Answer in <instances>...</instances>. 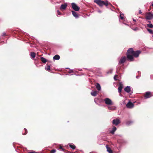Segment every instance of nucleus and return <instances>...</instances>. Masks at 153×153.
<instances>
[{"instance_id":"nucleus-1","label":"nucleus","mask_w":153,"mask_h":153,"mask_svg":"<svg viewBox=\"0 0 153 153\" xmlns=\"http://www.w3.org/2000/svg\"><path fill=\"white\" fill-rule=\"evenodd\" d=\"M141 52L140 51H134L133 48H129L126 53L127 58L130 61H133L134 57H137Z\"/></svg>"},{"instance_id":"nucleus-2","label":"nucleus","mask_w":153,"mask_h":153,"mask_svg":"<svg viewBox=\"0 0 153 153\" xmlns=\"http://www.w3.org/2000/svg\"><path fill=\"white\" fill-rule=\"evenodd\" d=\"M94 2L98 5L100 7H102L103 5L106 6H108L111 4L108 3L107 1H104L101 0H94Z\"/></svg>"},{"instance_id":"nucleus-3","label":"nucleus","mask_w":153,"mask_h":153,"mask_svg":"<svg viewBox=\"0 0 153 153\" xmlns=\"http://www.w3.org/2000/svg\"><path fill=\"white\" fill-rule=\"evenodd\" d=\"M146 19L147 20H151L153 19V13L151 12H147L146 13Z\"/></svg>"},{"instance_id":"nucleus-4","label":"nucleus","mask_w":153,"mask_h":153,"mask_svg":"<svg viewBox=\"0 0 153 153\" xmlns=\"http://www.w3.org/2000/svg\"><path fill=\"white\" fill-rule=\"evenodd\" d=\"M104 101L105 104L108 105H111L113 104V102L109 98H105L103 100Z\"/></svg>"},{"instance_id":"nucleus-5","label":"nucleus","mask_w":153,"mask_h":153,"mask_svg":"<svg viewBox=\"0 0 153 153\" xmlns=\"http://www.w3.org/2000/svg\"><path fill=\"white\" fill-rule=\"evenodd\" d=\"M71 5L72 8L75 11H77L79 10L80 9L79 7L75 3H71Z\"/></svg>"},{"instance_id":"nucleus-6","label":"nucleus","mask_w":153,"mask_h":153,"mask_svg":"<svg viewBox=\"0 0 153 153\" xmlns=\"http://www.w3.org/2000/svg\"><path fill=\"white\" fill-rule=\"evenodd\" d=\"M126 107L129 108H131L134 107V104L129 101L126 105Z\"/></svg>"},{"instance_id":"nucleus-7","label":"nucleus","mask_w":153,"mask_h":153,"mask_svg":"<svg viewBox=\"0 0 153 153\" xmlns=\"http://www.w3.org/2000/svg\"><path fill=\"white\" fill-rule=\"evenodd\" d=\"M126 59V58L125 56L122 57L119 62V64H122L124 63L125 62Z\"/></svg>"},{"instance_id":"nucleus-8","label":"nucleus","mask_w":153,"mask_h":153,"mask_svg":"<svg viewBox=\"0 0 153 153\" xmlns=\"http://www.w3.org/2000/svg\"><path fill=\"white\" fill-rule=\"evenodd\" d=\"M152 96L151 92L149 91H147L146 92L144 97L145 99H147L150 98Z\"/></svg>"},{"instance_id":"nucleus-9","label":"nucleus","mask_w":153,"mask_h":153,"mask_svg":"<svg viewBox=\"0 0 153 153\" xmlns=\"http://www.w3.org/2000/svg\"><path fill=\"white\" fill-rule=\"evenodd\" d=\"M120 123V120L118 119H114L112 121L113 124L116 126L117 125Z\"/></svg>"},{"instance_id":"nucleus-10","label":"nucleus","mask_w":153,"mask_h":153,"mask_svg":"<svg viewBox=\"0 0 153 153\" xmlns=\"http://www.w3.org/2000/svg\"><path fill=\"white\" fill-rule=\"evenodd\" d=\"M67 6V3H65L64 4H62L61 5L60 9L61 10H65Z\"/></svg>"},{"instance_id":"nucleus-11","label":"nucleus","mask_w":153,"mask_h":153,"mask_svg":"<svg viewBox=\"0 0 153 153\" xmlns=\"http://www.w3.org/2000/svg\"><path fill=\"white\" fill-rule=\"evenodd\" d=\"M123 88V85L121 83H120L119 86L118 88V92L120 93L121 92V91Z\"/></svg>"},{"instance_id":"nucleus-12","label":"nucleus","mask_w":153,"mask_h":153,"mask_svg":"<svg viewBox=\"0 0 153 153\" xmlns=\"http://www.w3.org/2000/svg\"><path fill=\"white\" fill-rule=\"evenodd\" d=\"M124 91L127 93H129L131 91V88L130 86H127L125 88Z\"/></svg>"},{"instance_id":"nucleus-13","label":"nucleus","mask_w":153,"mask_h":153,"mask_svg":"<svg viewBox=\"0 0 153 153\" xmlns=\"http://www.w3.org/2000/svg\"><path fill=\"white\" fill-rule=\"evenodd\" d=\"M98 92L96 91H92L91 92V94L92 96L95 97L97 95Z\"/></svg>"},{"instance_id":"nucleus-14","label":"nucleus","mask_w":153,"mask_h":153,"mask_svg":"<svg viewBox=\"0 0 153 153\" xmlns=\"http://www.w3.org/2000/svg\"><path fill=\"white\" fill-rule=\"evenodd\" d=\"M71 12L73 16L76 18H78V15L76 12L74 11H72Z\"/></svg>"},{"instance_id":"nucleus-15","label":"nucleus","mask_w":153,"mask_h":153,"mask_svg":"<svg viewBox=\"0 0 153 153\" xmlns=\"http://www.w3.org/2000/svg\"><path fill=\"white\" fill-rule=\"evenodd\" d=\"M96 87L98 91H100L101 89V87L100 85L98 83H97L96 85Z\"/></svg>"},{"instance_id":"nucleus-16","label":"nucleus","mask_w":153,"mask_h":153,"mask_svg":"<svg viewBox=\"0 0 153 153\" xmlns=\"http://www.w3.org/2000/svg\"><path fill=\"white\" fill-rule=\"evenodd\" d=\"M30 56L32 59H34L36 56V53L34 52H32L30 53Z\"/></svg>"},{"instance_id":"nucleus-17","label":"nucleus","mask_w":153,"mask_h":153,"mask_svg":"<svg viewBox=\"0 0 153 153\" xmlns=\"http://www.w3.org/2000/svg\"><path fill=\"white\" fill-rule=\"evenodd\" d=\"M60 58V57L58 55H55L53 57V59L54 60H58Z\"/></svg>"},{"instance_id":"nucleus-18","label":"nucleus","mask_w":153,"mask_h":153,"mask_svg":"<svg viewBox=\"0 0 153 153\" xmlns=\"http://www.w3.org/2000/svg\"><path fill=\"white\" fill-rule=\"evenodd\" d=\"M116 128L114 126L112 130L110 131V132L112 134H114V132L116 131Z\"/></svg>"},{"instance_id":"nucleus-19","label":"nucleus","mask_w":153,"mask_h":153,"mask_svg":"<svg viewBox=\"0 0 153 153\" xmlns=\"http://www.w3.org/2000/svg\"><path fill=\"white\" fill-rule=\"evenodd\" d=\"M106 147L107 148V151L109 153H113L112 150L110 148L108 147V146L107 145L106 146Z\"/></svg>"},{"instance_id":"nucleus-20","label":"nucleus","mask_w":153,"mask_h":153,"mask_svg":"<svg viewBox=\"0 0 153 153\" xmlns=\"http://www.w3.org/2000/svg\"><path fill=\"white\" fill-rule=\"evenodd\" d=\"M40 60L43 63H45L46 62V59L43 57H41L40 58Z\"/></svg>"},{"instance_id":"nucleus-21","label":"nucleus","mask_w":153,"mask_h":153,"mask_svg":"<svg viewBox=\"0 0 153 153\" xmlns=\"http://www.w3.org/2000/svg\"><path fill=\"white\" fill-rule=\"evenodd\" d=\"M69 145L70 147L73 149H75L76 146L73 144H69Z\"/></svg>"},{"instance_id":"nucleus-22","label":"nucleus","mask_w":153,"mask_h":153,"mask_svg":"<svg viewBox=\"0 0 153 153\" xmlns=\"http://www.w3.org/2000/svg\"><path fill=\"white\" fill-rule=\"evenodd\" d=\"M108 108L109 110H114L116 109V107L114 106H108Z\"/></svg>"},{"instance_id":"nucleus-23","label":"nucleus","mask_w":153,"mask_h":153,"mask_svg":"<svg viewBox=\"0 0 153 153\" xmlns=\"http://www.w3.org/2000/svg\"><path fill=\"white\" fill-rule=\"evenodd\" d=\"M147 27L150 28H153V25L151 23H150L149 24H147Z\"/></svg>"},{"instance_id":"nucleus-24","label":"nucleus","mask_w":153,"mask_h":153,"mask_svg":"<svg viewBox=\"0 0 153 153\" xmlns=\"http://www.w3.org/2000/svg\"><path fill=\"white\" fill-rule=\"evenodd\" d=\"M147 30L151 34H153V31L150 29L149 28H147Z\"/></svg>"},{"instance_id":"nucleus-25","label":"nucleus","mask_w":153,"mask_h":153,"mask_svg":"<svg viewBox=\"0 0 153 153\" xmlns=\"http://www.w3.org/2000/svg\"><path fill=\"white\" fill-rule=\"evenodd\" d=\"M50 68L51 66L49 65H48L47 66V67H45V69L46 70L49 71L50 70Z\"/></svg>"},{"instance_id":"nucleus-26","label":"nucleus","mask_w":153,"mask_h":153,"mask_svg":"<svg viewBox=\"0 0 153 153\" xmlns=\"http://www.w3.org/2000/svg\"><path fill=\"white\" fill-rule=\"evenodd\" d=\"M122 15H123V16H122V15L121 14H120V18L122 20H123L124 19V14H122Z\"/></svg>"},{"instance_id":"nucleus-27","label":"nucleus","mask_w":153,"mask_h":153,"mask_svg":"<svg viewBox=\"0 0 153 153\" xmlns=\"http://www.w3.org/2000/svg\"><path fill=\"white\" fill-rule=\"evenodd\" d=\"M132 123H133V121H128L126 123V124L127 125H129L131 124Z\"/></svg>"},{"instance_id":"nucleus-28","label":"nucleus","mask_w":153,"mask_h":153,"mask_svg":"<svg viewBox=\"0 0 153 153\" xmlns=\"http://www.w3.org/2000/svg\"><path fill=\"white\" fill-rule=\"evenodd\" d=\"M113 70L112 69H110L109 71H108L107 73V74H111Z\"/></svg>"},{"instance_id":"nucleus-29","label":"nucleus","mask_w":153,"mask_h":153,"mask_svg":"<svg viewBox=\"0 0 153 153\" xmlns=\"http://www.w3.org/2000/svg\"><path fill=\"white\" fill-rule=\"evenodd\" d=\"M56 150L55 149H53L51 151V153H54L56 152Z\"/></svg>"},{"instance_id":"nucleus-30","label":"nucleus","mask_w":153,"mask_h":153,"mask_svg":"<svg viewBox=\"0 0 153 153\" xmlns=\"http://www.w3.org/2000/svg\"><path fill=\"white\" fill-rule=\"evenodd\" d=\"M24 129L25 131V133L24 134H23V135H25L27 133V129L25 128Z\"/></svg>"},{"instance_id":"nucleus-31","label":"nucleus","mask_w":153,"mask_h":153,"mask_svg":"<svg viewBox=\"0 0 153 153\" xmlns=\"http://www.w3.org/2000/svg\"><path fill=\"white\" fill-rule=\"evenodd\" d=\"M68 73H73L74 71L72 69L71 70L70 69V70L68 72Z\"/></svg>"},{"instance_id":"nucleus-32","label":"nucleus","mask_w":153,"mask_h":153,"mask_svg":"<svg viewBox=\"0 0 153 153\" xmlns=\"http://www.w3.org/2000/svg\"><path fill=\"white\" fill-rule=\"evenodd\" d=\"M57 14L58 15H61V12H60V11L59 10H58L57 11Z\"/></svg>"},{"instance_id":"nucleus-33","label":"nucleus","mask_w":153,"mask_h":153,"mask_svg":"<svg viewBox=\"0 0 153 153\" xmlns=\"http://www.w3.org/2000/svg\"><path fill=\"white\" fill-rule=\"evenodd\" d=\"M2 35L3 36H6V33L5 32L3 33Z\"/></svg>"},{"instance_id":"nucleus-34","label":"nucleus","mask_w":153,"mask_h":153,"mask_svg":"<svg viewBox=\"0 0 153 153\" xmlns=\"http://www.w3.org/2000/svg\"><path fill=\"white\" fill-rule=\"evenodd\" d=\"M59 149H61L62 151H64L63 149L62 148L61 146H60Z\"/></svg>"},{"instance_id":"nucleus-35","label":"nucleus","mask_w":153,"mask_h":153,"mask_svg":"<svg viewBox=\"0 0 153 153\" xmlns=\"http://www.w3.org/2000/svg\"><path fill=\"white\" fill-rule=\"evenodd\" d=\"M117 76V75H115L114 76V79L115 80H117V79H116V77Z\"/></svg>"},{"instance_id":"nucleus-36","label":"nucleus","mask_w":153,"mask_h":153,"mask_svg":"<svg viewBox=\"0 0 153 153\" xmlns=\"http://www.w3.org/2000/svg\"><path fill=\"white\" fill-rule=\"evenodd\" d=\"M139 14H141L142 13V12L141 11V10H140L139 11Z\"/></svg>"},{"instance_id":"nucleus-37","label":"nucleus","mask_w":153,"mask_h":153,"mask_svg":"<svg viewBox=\"0 0 153 153\" xmlns=\"http://www.w3.org/2000/svg\"><path fill=\"white\" fill-rule=\"evenodd\" d=\"M133 21L134 22H136V20L134 19H133Z\"/></svg>"},{"instance_id":"nucleus-38","label":"nucleus","mask_w":153,"mask_h":153,"mask_svg":"<svg viewBox=\"0 0 153 153\" xmlns=\"http://www.w3.org/2000/svg\"><path fill=\"white\" fill-rule=\"evenodd\" d=\"M139 77V76H136V78H138Z\"/></svg>"},{"instance_id":"nucleus-39","label":"nucleus","mask_w":153,"mask_h":153,"mask_svg":"<svg viewBox=\"0 0 153 153\" xmlns=\"http://www.w3.org/2000/svg\"><path fill=\"white\" fill-rule=\"evenodd\" d=\"M96 99H94V102H95L96 103Z\"/></svg>"},{"instance_id":"nucleus-40","label":"nucleus","mask_w":153,"mask_h":153,"mask_svg":"<svg viewBox=\"0 0 153 153\" xmlns=\"http://www.w3.org/2000/svg\"><path fill=\"white\" fill-rule=\"evenodd\" d=\"M148 22H149L150 23L151 22V21H148Z\"/></svg>"},{"instance_id":"nucleus-41","label":"nucleus","mask_w":153,"mask_h":153,"mask_svg":"<svg viewBox=\"0 0 153 153\" xmlns=\"http://www.w3.org/2000/svg\"><path fill=\"white\" fill-rule=\"evenodd\" d=\"M66 68V69H69V68Z\"/></svg>"},{"instance_id":"nucleus-42","label":"nucleus","mask_w":153,"mask_h":153,"mask_svg":"<svg viewBox=\"0 0 153 153\" xmlns=\"http://www.w3.org/2000/svg\"><path fill=\"white\" fill-rule=\"evenodd\" d=\"M150 9H149V10H148L149 11H150Z\"/></svg>"},{"instance_id":"nucleus-43","label":"nucleus","mask_w":153,"mask_h":153,"mask_svg":"<svg viewBox=\"0 0 153 153\" xmlns=\"http://www.w3.org/2000/svg\"><path fill=\"white\" fill-rule=\"evenodd\" d=\"M152 37H153V35L152 36Z\"/></svg>"}]
</instances>
